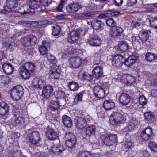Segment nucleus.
Segmentation results:
<instances>
[{
	"label": "nucleus",
	"mask_w": 157,
	"mask_h": 157,
	"mask_svg": "<svg viewBox=\"0 0 157 157\" xmlns=\"http://www.w3.org/2000/svg\"><path fill=\"white\" fill-rule=\"evenodd\" d=\"M115 23V21L112 18H109L106 20V24L109 27L114 28Z\"/></svg>",
	"instance_id": "864d4df0"
},
{
	"label": "nucleus",
	"mask_w": 157,
	"mask_h": 157,
	"mask_svg": "<svg viewBox=\"0 0 157 157\" xmlns=\"http://www.w3.org/2000/svg\"><path fill=\"white\" fill-rule=\"evenodd\" d=\"M52 34L53 36L58 35L61 31L60 27L58 25H55L52 27Z\"/></svg>",
	"instance_id": "a19ab883"
},
{
	"label": "nucleus",
	"mask_w": 157,
	"mask_h": 157,
	"mask_svg": "<svg viewBox=\"0 0 157 157\" xmlns=\"http://www.w3.org/2000/svg\"><path fill=\"white\" fill-rule=\"evenodd\" d=\"M93 92L95 96L99 98H102L105 96L104 90L100 86H96L94 87Z\"/></svg>",
	"instance_id": "f3484780"
},
{
	"label": "nucleus",
	"mask_w": 157,
	"mask_h": 157,
	"mask_svg": "<svg viewBox=\"0 0 157 157\" xmlns=\"http://www.w3.org/2000/svg\"><path fill=\"white\" fill-rule=\"evenodd\" d=\"M78 157H94V156L88 151H81L78 155Z\"/></svg>",
	"instance_id": "a18cd8bd"
},
{
	"label": "nucleus",
	"mask_w": 157,
	"mask_h": 157,
	"mask_svg": "<svg viewBox=\"0 0 157 157\" xmlns=\"http://www.w3.org/2000/svg\"><path fill=\"white\" fill-rule=\"evenodd\" d=\"M145 121L148 123H153L155 120V115L150 112H147L144 113Z\"/></svg>",
	"instance_id": "a878e982"
},
{
	"label": "nucleus",
	"mask_w": 157,
	"mask_h": 157,
	"mask_svg": "<svg viewBox=\"0 0 157 157\" xmlns=\"http://www.w3.org/2000/svg\"><path fill=\"white\" fill-rule=\"evenodd\" d=\"M149 21L150 25L152 27L157 29V18H151Z\"/></svg>",
	"instance_id": "8fccbe9b"
},
{
	"label": "nucleus",
	"mask_w": 157,
	"mask_h": 157,
	"mask_svg": "<svg viewBox=\"0 0 157 157\" xmlns=\"http://www.w3.org/2000/svg\"><path fill=\"white\" fill-rule=\"evenodd\" d=\"M121 81L124 84L128 85H133L135 82V78L129 74H124L121 78Z\"/></svg>",
	"instance_id": "6e6552de"
},
{
	"label": "nucleus",
	"mask_w": 157,
	"mask_h": 157,
	"mask_svg": "<svg viewBox=\"0 0 157 157\" xmlns=\"http://www.w3.org/2000/svg\"><path fill=\"white\" fill-rule=\"evenodd\" d=\"M45 82V80L44 79H42L41 78H40L38 86L37 87L40 89L43 87Z\"/></svg>",
	"instance_id": "680f3d73"
},
{
	"label": "nucleus",
	"mask_w": 157,
	"mask_h": 157,
	"mask_svg": "<svg viewBox=\"0 0 157 157\" xmlns=\"http://www.w3.org/2000/svg\"><path fill=\"white\" fill-rule=\"evenodd\" d=\"M94 64L93 66L96 65L97 66H103L104 64L103 62L101 61H100L99 59L95 60L94 62Z\"/></svg>",
	"instance_id": "69168bd1"
},
{
	"label": "nucleus",
	"mask_w": 157,
	"mask_h": 157,
	"mask_svg": "<svg viewBox=\"0 0 157 157\" xmlns=\"http://www.w3.org/2000/svg\"><path fill=\"white\" fill-rule=\"evenodd\" d=\"M151 95L153 97H156L157 96V89H153L151 91Z\"/></svg>",
	"instance_id": "774afa93"
},
{
	"label": "nucleus",
	"mask_w": 157,
	"mask_h": 157,
	"mask_svg": "<svg viewBox=\"0 0 157 157\" xmlns=\"http://www.w3.org/2000/svg\"><path fill=\"white\" fill-rule=\"evenodd\" d=\"M87 43L92 46H99L101 44V39L98 36H94L88 39Z\"/></svg>",
	"instance_id": "aec40b11"
},
{
	"label": "nucleus",
	"mask_w": 157,
	"mask_h": 157,
	"mask_svg": "<svg viewBox=\"0 0 157 157\" xmlns=\"http://www.w3.org/2000/svg\"><path fill=\"white\" fill-rule=\"evenodd\" d=\"M65 51L70 54H72L75 52V48L71 45L68 46L65 49Z\"/></svg>",
	"instance_id": "6e6d98bb"
},
{
	"label": "nucleus",
	"mask_w": 157,
	"mask_h": 157,
	"mask_svg": "<svg viewBox=\"0 0 157 157\" xmlns=\"http://www.w3.org/2000/svg\"><path fill=\"white\" fill-rule=\"evenodd\" d=\"M83 6L78 3H70L66 7L67 11L69 13H74L78 10Z\"/></svg>",
	"instance_id": "4468645a"
},
{
	"label": "nucleus",
	"mask_w": 157,
	"mask_h": 157,
	"mask_svg": "<svg viewBox=\"0 0 157 157\" xmlns=\"http://www.w3.org/2000/svg\"><path fill=\"white\" fill-rule=\"evenodd\" d=\"M61 73L60 67L56 65H53L50 71L51 78L56 79L59 77Z\"/></svg>",
	"instance_id": "9d476101"
},
{
	"label": "nucleus",
	"mask_w": 157,
	"mask_h": 157,
	"mask_svg": "<svg viewBox=\"0 0 157 157\" xmlns=\"http://www.w3.org/2000/svg\"><path fill=\"white\" fill-rule=\"evenodd\" d=\"M37 2H40V7L41 6H48L51 4V1H37Z\"/></svg>",
	"instance_id": "4d7b16f0"
},
{
	"label": "nucleus",
	"mask_w": 157,
	"mask_h": 157,
	"mask_svg": "<svg viewBox=\"0 0 157 157\" xmlns=\"http://www.w3.org/2000/svg\"><path fill=\"white\" fill-rule=\"evenodd\" d=\"M103 66H101L94 67L92 71L93 76L98 79L103 77L104 75L103 74Z\"/></svg>",
	"instance_id": "ddd939ff"
},
{
	"label": "nucleus",
	"mask_w": 157,
	"mask_h": 157,
	"mask_svg": "<svg viewBox=\"0 0 157 157\" xmlns=\"http://www.w3.org/2000/svg\"><path fill=\"white\" fill-rule=\"evenodd\" d=\"M130 100V96L129 94L125 93H122L119 98L120 103L124 105H128Z\"/></svg>",
	"instance_id": "a211bd4d"
},
{
	"label": "nucleus",
	"mask_w": 157,
	"mask_h": 157,
	"mask_svg": "<svg viewBox=\"0 0 157 157\" xmlns=\"http://www.w3.org/2000/svg\"><path fill=\"white\" fill-rule=\"evenodd\" d=\"M29 141L34 145L38 144L40 139V133L36 131H33L29 134Z\"/></svg>",
	"instance_id": "9b49d317"
},
{
	"label": "nucleus",
	"mask_w": 157,
	"mask_h": 157,
	"mask_svg": "<svg viewBox=\"0 0 157 157\" xmlns=\"http://www.w3.org/2000/svg\"><path fill=\"white\" fill-rule=\"evenodd\" d=\"M46 57L48 61L51 64L55 65V64L57 62V60L53 55L50 53H48L47 54Z\"/></svg>",
	"instance_id": "c03bdc74"
},
{
	"label": "nucleus",
	"mask_w": 157,
	"mask_h": 157,
	"mask_svg": "<svg viewBox=\"0 0 157 157\" xmlns=\"http://www.w3.org/2000/svg\"><path fill=\"white\" fill-rule=\"evenodd\" d=\"M65 138L67 147L69 148L75 147L77 140L74 134L69 132H66L65 135Z\"/></svg>",
	"instance_id": "f03ea898"
},
{
	"label": "nucleus",
	"mask_w": 157,
	"mask_h": 157,
	"mask_svg": "<svg viewBox=\"0 0 157 157\" xmlns=\"http://www.w3.org/2000/svg\"><path fill=\"white\" fill-rule=\"evenodd\" d=\"M15 122L17 125H20L21 127H24L25 125V119L21 117L16 118Z\"/></svg>",
	"instance_id": "49530a36"
},
{
	"label": "nucleus",
	"mask_w": 157,
	"mask_h": 157,
	"mask_svg": "<svg viewBox=\"0 0 157 157\" xmlns=\"http://www.w3.org/2000/svg\"><path fill=\"white\" fill-rule=\"evenodd\" d=\"M81 59L79 57H73L69 60L70 67L76 68L79 67L81 63Z\"/></svg>",
	"instance_id": "4be33fe9"
},
{
	"label": "nucleus",
	"mask_w": 157,
	"mask_h": 157,
	"mask_svg": "<svg viewBox=\"0 0 157 157\" xmlns=\"http://www.w3.org/2000/svg\"><path fill=\"white\" fill-rule=\"evenodd\" d=\"M85 12L82 13L81 15H79L78 18L80 19L84 20L86 19H88L93 17L94 14L89 12H87V11H85Z\"/></svg>",
	"instance_id": "4c0bfd02"
},
{
	"label": "nucleus",
	"mask_w": 157,
	"mask_h": 157,
	"mask_svg": "<svg viewBox=\"0 0 157 157\" xmlns=\"http://www.w3.org/2000/svg\"><path fill=\"white\" fill-rule=\"evenodd\" d=\"M137 59V57L135 55H131L128 57L126 60L124 61V64L127 67H130L132 65Z\"/></svg>",
	"instance_id": "393cba45"
},
{
	"label": "nucleus",
	"mask_w": 157,
	"mask_h": 157,
	"mask_svg": "<svg viewBox=\"0 0 157 157\" xmlns=\"http://www.w3.org/2000/svg\"><path fill=\"white\" fill-rule=\"evenodd\" d=\"M0 79L2 83H6L9 80V77L6 76L2 75L0 76Z\"/></svg>",
	"instance_id": "e2e57ef3"
},
{
	"label": "nucleus",
	"mask_w": 157,
	"mask_h": 157,
	"mask_svg": "<svg viewBox=\"0 0 157 157\" xmlns=\"http://www.w3.org/2000/svg\"><path fill=\"white\" fill-rule=\"evenodd\" d=\"M82 31L81 29L79 28L71 32L68 34L67 37L68 42L71 43H75L79 38Z\"/></svg>",
	"instance_id": "20e7f679"
},
{
	"label": "nucleus",
	"mask_w": 157,
	"mask_h": 157,
	"mask_svg": "<svg viewBox=\"0 0 157 157\" xmlns=\"http://www.w3.org/2000/svg\"><path fill=\"white\" fill-rule=\"evenodd\" d=\"M22 67L28 71L31 72L34 70L36 66L34 63L28 62L25 63L24 66Z\"/></svg>",
	"instance_id": "58836bf2"
},
{
	"label": "nucleus",
	"mask_w": 157,
	"mask_h": 157,
	"mask_svg": "<svg viewBox=\"0 0 157 157\" xmlns=\"http://www.w3.org/2000/svg\"><path fill=\"white\" fill-rule=\"evenodd\" d=\"M103 106L106 110H108L113 108L115 104L112 100H107L104 101Z\"/></svg>",
	"instance_id": "7c9ffc66"
},
{
	"label": "nucleus",
	"mask_w": 157,
	"mask_h": 157,
	"mask_svg": "<svg viewBox=\"0 0 157 157\" xmlns=\"http://www.w3.org/2000/svg\"><path fill=\"white\" fill-rule=\"evenodd\" d=\"M93 76L87 72L84 73L82 75V78L84 80L90 81L93 79Z\"/></svg>",
	"instance_id": "3c124183"
},
{
	"label": "nucleus",
	"mask_w": 157,
	"mask_h": 157,
	"mask_svg": "<svg viewBox=\"0 0 157 157\" xmlns=\"http://www.w3.org/2000/svg\"><path fill=\"white\" fill-rule=\"evenodd\" d=\"M91 26L94 30H102L105 25L104 23L99 20H94L91 22Z\"/></svg>",
	"instance_id": "412c9836"
},
{
	"label": "nucleus",
	"mask_w": 157,
	"mask_h": 157,
	"mask_svg": "<svg viewBox=\"0 0 157 157\" xmlns=\"http://www.w3.org/2000/svg\"><path fill=\"white\" fill-rule=\"evenodd\" d=\"M24 93V89L20 85L13 87L10 90L12 98L15 100H18L22 97Z\"/></svg>",
	"instance_id": "f257e3e1"
},
{
	"label": "nucleus",
	"mask_w": 157,
	"mask_h": 157,
	"mask_svg": "<svg viewBox=\"0 0 157 157\" xmlns=\"http://www.w3.org/2000/svg\"><path fill=\"white\" fill-rule=\"evenodd\" d=\"M22 152L20 151H17L14 152L13 154L14 157H26L22 155Z\"/></svg>",
	"instance_id": "052dcab7"
},
{
	"label": "nucleus",
	"mask_w": 157,
	"mask_h": 157,
	"mask_svg": "<svg viewBox=\"0 0 157 157\" xmlns=\"http://www.w3.org/2000/svg\"><path fill=\"white\" fill-rule=\"evenodd\" d=\"M30 72L28 71L23 67L21 68L20 72V75L21 77L24 79H27L30 76Z\"/></svg>",
	"instance_id": "f704fd0d"
},
{
	"label": "nucleus",
	"mask_w": 157,
	"mask_h": 157,
	"mask_svg": "<svg viewBox=\"0 0 157 157\" xmlns=\"http://www.w3.org/2000/svg\"><path fill=\"white\" fill-rule=\"evenodd\" d=\"M54 96L56 98H62L64 97L65 94L64 91L61 90H58L54 92Z\"/></svg>",
	"instance_id": "79ce46f5"
},
{
	"label": "nucleus",
	"mask_w": 157,
	"mask_h": 157,
	"mask_svg": "<svg viewBox=\"0 0 157 157\" xmlns=\"http://www.w3.org/2000/svg\"><path fill=\"white\" fill-rule=\"evenodd\" d=\"M39 50L40 53L42 55H45L47 52V48L45 45H43L39 47Z\"/></svg>",
	"instance_id": "5fc2aeb1"
},
{
	"label": "nucleus",
	"mask_w": 157,
	"mask_h": 157,
	"mask_svg": "<svg viewBox=\"0 0 157 157\" xmlns=\"http://www.w3.org/2000/svg\"><path fill=\"white\" fill-rule=\"evenodd\" d=\"M57 144L52 145L49 149L50 151L52 153L56 155L61 154L64 150L60 144V142Z\"/></svg>",
	"instance_id": "f8f14e48"
},
{
	"label": "nucleus",
	"mask_w": 157,
	"mask_h": 157,
	"mask_svg": "<svg viewBox=\"0 0 157 157\" xmlns=\"http://www.w3.org/2000/svg\"><path fill=\"white\" fill-rule=\"evenodd\" d=\"M149 33L147 30H142L141 31L139 34V37L143 43L146 41L149 37Z\"/></svg>",
	"instance_id": "c756f323"
},
{
	"label": "nucleus",
	"mask_w": 157,
	"mask_h": 157,
	"mask_svg": "<svg viewBox=\"0 0 157 157\" xmlns=\"http://www.w3.org/2000/svg\"><path fill=\"white\" fill-rule=\"evenodd\" d=\"M152 134V129L150 128H146L142 132L140 136L143 140H147L149 139Z\"/></svg>",
	"instance_id": "6ab92c4d"
},
{
	"label": "nucleus",
	"mask_w": 157,
	"mask_h": 157,
	"mask_svg": "<svg viewBox=\"0 0 157 157\" xmlns=\"http://www.w3.org/2000/svg\"><path fill=\"white\" fill-rule=\"evenodd\" d=\"M125 59L123 55L116 54L112 58L111 61L112 64L114 67H120L122 66Z\"/></svg>",
	"instance_id": "39448f33"
},
{
	"label": "nucleus",
	"mask_w": 157,
	"mask_h": 157,
	"mask_svg": "<svg viewBox=\"0 0 157 157\" xmlns=\"http://www.w3.org/2000/svg\"><path fill=\"white\" fill-rule=\"evenodd\" d=\"M65 3L64 1H61V2L59 4L58 6L56 8V10L58 12L62 11V9Z\"/></svg>",
	"instance_id": "bf43d9fd"
},
{
	"label": "nucleus",
	"mask_w": 157,
	"mask_h": 157,
	"mask_svg": "<svg viewBox=\"0 0 157 157\" xmlns=\"http://www.w3.org/2000/svg\"><path fill=\"white\" fill-rule=\"evenodd\" d=\"M117 141V138L116 135L110 134L107 136L104 140L103 142L106 145L113 146Z\"/></svg>",
	"instance_id": "423d86ee"
},
{
	"label": "nucleus",
	"mask_w": 157,
	"mask_h": 157,
	"mask_svg": "<svg viewBox=\"0 0 157 157\" xmlns=\"http://www.w3.org/2000/svg\"><path fill=\"white\" fill-rule=\"evenodd\" d=\"M37 1H29V8L26 11H24V14L27 13H34L35 12V10L40 7V2Z\"/></svg>",
	"instance_id": "1a4fd4ad"
},
{
	"label": "nucleus",
	"mask_w": 157,
	"mask_h": 157,
	"mask_svg": "<svg viewBox=\"0 0 157 157\" xmlns=\"http://www.w3.org/2000/svg\"><path fill=\"white\" fill-rule=\"evenodd\" d=\"M53 91V87L50 85L44 87L42 90V95L43 97L45 98H48Z\"/></svg>",
	"instance_id": "b1692460"
},
{
	"label": "nucleus",
	"mask_w": 157,
	"mask_h": 157,
	"mask_svg": "<svg viewBox=\"0 0 157 157\" xmlns=\"http://www.w3.org/2000/svg\"><path fill=\"white\" fill-rule=\"evenodd\" d=\"M49 106L51 111H55L59 109L60 105L58 102L52 101L50 103Z\"/></svg>",
	"instance_id": "37998d69"
},
{
	"label": "nucleus",
	"mask_w": 157,
	"mask_h": 157,
	"mask_svg": "<svg viewBox=\"0 0 157 157\" xmlns=\"http://www.w3.org/2000/svg\"><path fill=\"white\" fill-rule=\"evenodd\" d=\"M134 146V143L132 140H127L125 142L124 146L127 149H132Z\"/></svg>",
	"instance_id": "09e8293b"
},
{
	"label": "nucleus",
	"mask_w": 157,
	"mask_h": 157,
	"mask_svg": "<svg viewBox=\"0 0 157 157\" xmlns=\"http://www.w3.org/2000/svg\"><path fill=\"white\" fill-rule=\"evenodd\" d=\"M123 32V30L121 28L115 26L110 32V35L112 37L116 38L117 36H121Z\"/></svg>",
	"instance_id": "5701e85b"
},
{
	"label": "nucleus",
	"mask_w": 157,
	"mask_h": 157,
	"mask_svg": "<svg viewBox=\"0 0 157 157\" xmlns=\"http://www.w3.org/2000/svg\"><path fill=\"white\" fill-rule=\"evenodd\" d=\"M138 121L135 119L132 118L131 119L128 125L124 129L125 132H130L134 130L137 127Z\"/></svg>",
	"instance_id": "2eb2a0df"
},
{
	"label": "nucleus",
	"mask_w": 157,
	"mask_h": 157,
	"mask_svg": "<svg viewBox=\"0 0 157 157\" xmlns=\"http://www.w3.org/2000/svg\"><path fill=\"white\" fill-rule=\"evenodd\" d=\"M146 60L150 62H155L157 60V56L152 53H148L145 55Z\"/></svg>",
	"instance_id": "72a5a7b5"
},
{
	"label": "nucleus",
	"mask_w": 157,
	"mask_h": 157,
	"mask_svg": "<svg viewBox=\"0 0 157 157\" xmlns=\"http://www.w3.org/2000/svg\"><path fill=\"white\" fill-rule=\"evenodd\" d=\"M62 120L63 124L65 127L69 128L72 127V120L70 117L65 115L62 117Z\"/></svg>",
	"instance_id": "bb28decb"
},
{
	"label": "nucleus",
	"mask_w": 157,
	"mask_h": 157,
	"mask_svg": "<svg viewBox=\"0 0 157 157\" xmlns=\"http://www.w3.org/2000/svg\"><path fill=\"white\" fill-rule=\"evenodd\" d=\"M148 147L154 152H157V144L153 142H150L148 144Z\"/></svg>",
	"instance_id": "de8ad7c7"
},
{
	"label": "nucleus",
	"mask_w": 157,
	"mask_h": 157,
	"mask_svg": "<svg viewBox=\"0 0 157 157\" xmlns=\"http://www.w3.org/2000/svg\"><path fill=\"white\" fill-rule=\"evenodd\" d=\"M36 40V38L33 35L27 36L21 40L22 44L24 46H29L34 44Z\"/></svg>",
	"instance_id": "0eeeda50"
},
{
	"label": "nucleus",
	"mask_w": 157,
	"mask_h": 157,
	"mask_svg": "<svg viewBox=\"0 0 157 157\" xmlns=\"http://www.w3.org/2000/svg\"><path fill=\"white\" fill-rule=\"evenodd\" d=\"M18 4L17 1H6V5L7 7L10 9L8 11L10 12H14L15 11L11 9L16 7Z\"/></svg>",
	"instance_id": "473e14b6"
},
{
	"label": "nucleus",
	"mask_w": 157,
	"mask_h": 157,
	"mask_svg": "<svg viewBox=\"0 0 157 157\" xmlns=\"http://www.w3.org/2000/svg\"><path fill=\"white\" fill-rule=\"evenodd\" d=\"M76 126L79 129H82L85 126L87 121L84 118L80 117L76 120Z\"/></svg>",
	"instance_id": "2f4dec72"
},
{
	"label": "nucleus",
	"mask_w": 157,
	"mask_h": 157,
	"mask_svg": "<svg viewBox=\"0 0 157 157\" xmlns=\"http://www.w3.org/2000/svg\"><path fill=\"white\" fill-rule=\"evenodd\" d=\"M110 121L111 124L113 125L123 123L124 118L123 115L118 112H113L110 116Z\"/></svg>",
	"instance_id": "7ed1b4c3"
},
{
	"label": "nucleus",
	"mask_w": 157,
	"mask_h": 157,
	"mask_svg": "<svg viewBox=\"0 0 157 157\" xmlns=\"http://www.w3.org/2000/svg\"><path fill=\"white\" fill-rule=\"evenodd\" d=\"M9 108V107L6 103L5 102L1 101L0 102V108H6V107Z\"/></svg>",
	"instance_id": "338daca9"
},
{
	"label": "nucleus",
	"mask_w": 157,
	"mask_h": 157,
	"mask_svg": "<svg viewBox=\"0 0 157 157\" xmlns=\"http://www.w3.org/2000/svg\"><path fill=\"white\" fill-rule=\"evenodd\" d=\"M140 104L142 105H145L147 103V99L144 95L140 96L139 99Z\"/></svg>",
	"instance_id": "603ef678"
},
{
	"label": "nucleus",
	"mask_w": 157,
	"mask_h": 157,
	"mask_svg": "<svg viewBox=\"0 0 157 157\" xmlns=\"http://www.w3.org/2000/svg\"><path fill=\"white\" fill-rule=\"evenodd\" d=\"M9 110V108L6 107V108H0V114L4 115L8 113Z\"/></svg>",
	"instance_id": "13d9d810"
},
{
	"label": "nucleus",
	"mask_w": 157,
	"mask_h": 157,
	"mask_svg": "<svg viewBox=\"0 0 157 157\" xmlns=\"http://www.w3.org/2000/svg\"><path fill=\"white\" fill-rule=\"evenodd\" d=\"M46 135L48 139L51 141L58 139L59 138L57 132L52 128L48 129L46 132Z\"/></svg>",
	"instance_id": "dca6fc26"
},
{
	"label": "nucleus",
	"mask_w": 157,
	"mask_h": 157,
	"mask_svg": "<svg viewBox=\"0 0 157 157\" xmlns=\"http://www.w3.org/2000/svg\"><path fill=\"white\" fill-rule=\"evenodd\" d=\"M67 87L71 90L73 91H77L79 88L78 84L77 82L74 81L68 82Z\"/></svg>",
	"instance_id": "c9c22d12"
},
{
	"label": "nucleus",
	"mask_w": 157,
	"mask_h": 157,
	"mask_svg": "<svg viewBox=\"0 0 157 157\" xmlns=\"http://www.w3.org/2000/svg\"><path fill=\"white\" fill-rule=\"evenodd\" d=\"M2 67L4 72L7 74H10L12 73L14 68L13 66L9 63L3 64L2 65Z\"/></svg>",
	"instance_id": "c85d7f7f"
},
{
	"label": "nucleus",
	"mask_w": 157,
	"mask_h": 157,
	"mask_svg": "<svg viewBox=\"0 0 157 157\" xmlns=\"http://www.w3.org/2000/svg\"><path fill=\"white\" fill-rule=\"evenodd\" d=\"M118 49L121 52L126 51L130 48L128 43L125 40L120 41L118 43Z\"/></svg>",
	"instance_id": "cd10ccee"
},
{
	"label": "nucleus",
	"mask_w": 157,
	"mask_h": 157,
	"mask_svg": "<svg viewBox=\"0 0 157 157\" xmlns=\"http://www.w3.org/2000/svg\"><path fill=\"white\" fill-rule=\"evenodd\" d=\"M95 127L94 125H91L88 127L86 130V135L88 136H94L95 133Z\"/></svg>",
	"instance_id": "e433bc0d"
},
{
	"label": "nucleus",
	"mask_w": 157,
	"mask_h": 157,
	"mask_svg": "<svg viewBox=\"0 0 157 157\" xmlns=\"http://www.w3.org/2000/svg\"><path fill=\"white\" fill-rule=\"evenodd\" d=\"M39 78H40L36 77L33 79L32 82L33 86L36 87H37L38 86Z\"/></svg>",
	"instance_id": "0e129e2a"
},
{
	"label": "nucleus",
	"mask_w": 157,
	"mask_h": 157,
	"mask_svg": "<svg viewBox=\"0 0 157 157\" xmlns=\"http://www.w3.org/2000/svg\"><path fill=\"white\" fill-rule=\"evenodd\" d=\"M86 94L85 91H82L76 95L74 100V102L77 103L79 101H81L82 100V98L83 96Z\"/></svg>",
	"instance_id": "ea45409f"
}]
</instances>
